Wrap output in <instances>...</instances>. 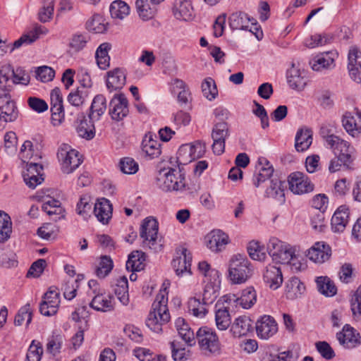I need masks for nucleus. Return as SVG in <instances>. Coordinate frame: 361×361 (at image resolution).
Instances as JSON below:
<instances>
[{"label": "nucleus", "mask_w": 361, "mask_h": 361, "mask_svg": "<svg viewBox=\"0 0 361 361\" xmlns=\"http://www.w3.org/2000/svg\"><path fill=\"white\" fill-rule=\"evenodd\" d=\"M267 250L273 260L281 264H289L293 271H300L305 268V264L301 262L297 247L276 237L269 238Z\"/></svg>", "instance_id": "obj_1"}, {"label": "nucleus", "mask_w": 361, "mask_h": 361, "mask_svg": "<svg viewBox=\"0 0 361 361\" xmlns=\"http://www.w3.org/2000/svg\"><path fill=\"white\" fill-rule=\"evenodd\" d=\"M168 293V286L164 283L152 303V310L146 320L147 327L157 334L162 332L163 326L171 319L167 306Z\"/></svg>", "instance_id": "obj_2"}, {"label": "nucleus", "mask_w": 361, "mask_h": 361, "mask_svg": "<svg viewBox=\"0 0 361 361\" xmlns=\"http://www.w3.org/2000/svg\"><path fill=\"white\" fill-rule=\"evenodd\" d=\"M168 293V286L164 283L152 303V310L146 320L147 327L157 334L162 332L163 326L171 319L167 306Z\"/></svg>", "instance_id": "obj_3"}, {"label": "nucleus", "mask_w": 361, "mask_h": 361, "mask_svg": "<svg viewBox=\"0 0 361 361\" xmlns=\"http://www.w3.org/2000/svg\"><path fill=\"white\" fill-rule=\"evenodd\" d=\"M156 184L166 192H182L186 185L185 175L178 166L161 169L156 177Z\"/></svg>", "instance_id": "obj_4"}, {"label": "nucleus", "mask_w": 361, "mask_h": 361, "mask_svg": "<svg viewBox=\"0 0 361 361\" xmlns=\"http://www.w3.org/2000/svg\"><path fill=\"white\" fill-rule=\"evenodd\" d=\"M228 271V279L232 283L241 284L252 276L253 269L245 255L236 254L229 259Z\"/></svg>", "instance_id": "obj_5"}, {"label": "nucleus", "mask_w": 361, "mask_h": 361, "mask_svg": "<svg viewBox=\"0 0 361 361\" xmlns=\"http://www.w3.org/2000/svg\"><path fill=\"white\" fill-rule=\"evenodd\" d=\"M200 350L206 355H216L221 353V344L216 331L207 326L200 327L195 334Z\"/></svg>", "instance_id": "obj_6"}, {"label": "nucleus", "mask_w": 361, "mask_h": 361, "mask_svg": "<svg viewBox=\"0 0 361 361\" xmlns=\"http://www.w3.org/2000/svg\"><path fill=\"white\" fill-rule=\"evenodd\" d=\"M324 140L335 156L343 161V165H348L353 161L355 149L349 142L333 134L325 136Z\"/></svg>", "instance_id": "obj_7"}, {"label": "nucleus", "mask_w": 361, "mask_h": 361, "mask_svg": "<svg viewBox=\"0 0 361 361\" xmlns=\"http://www.w3.org/2000/svg\"><path fill=\"white\" fill-rule=\"evenodd\" d=\"M57 157L61 171L67 174L73 173L82 162L79 152L65 143L59 147Z\"/></svg>", "instance_id": "obj_8"}, {"label": "nucleus", "mask_w": 361, "mask_h": 361, "mask_svg": "<svg viewBox=\"0 0 361 361\" xmlns=\"http://www.w3.org/2000/svg\"><path fill=\"white\" fill-rule=\"evenodd\" d=\"M158 231L159 223L154 218L149 216L143 219L140 228V236L144 247L157 250Z\"/></svg>", "instance_id": "obj_9"}, {"label": "nucleus", "mask_w": 361, "mask_h": 361, "mask_svg": "<svg viewBox=\"0 0 361 361\" xmlns=\"http://www.w3.org/2000/svg\"><path fill=\"white\" fill-rule=\"evenodd\" d=\"M229 26L232 30H249L253 32L258 40L262 39L263 33L256 27V20L244 12L232 13L228 18Z\"/></svg>", "instance_id": "obj_10"}, {"label": "nucleus", "mask_w": 361, "mask_h": 361, "mask_svg": "<svg viewBox=\"0 0 361 361\" xmlns=\"http://www.w3.org/2000/svg\"><path fill=\"white\" fill-rule=\"evenodd\" d=\"M257 292L252 286L243 289L240 296L235 294H228L224 296V300L228 305L235 307H242L245 310L252 308L257 302Z\"/></svg>", "instance_id": "obj_11"}, {"label": "nucleus", "mask_w": 361, "mask_h": 361, "mask_svg": "<svg viewBox=\"0 0 361 361\" xmlns=\"http://www.w3.org/2000/svg\"><path fill=\"white\" fill-rule=\"evenodd\" d=\"M191 262L192 255L190 252L183 246L178 247L171 262L176 275L178 276H183L186 274L190 275Z\"/></svg>", "instance_id": "obj_12"}, {"label": "nucleus", "mask_w": 361, "mask_h": 361, "mask_svg": "<svg viewBox=\"0 0 361 361\" xmlns=\"http://www.w3.org/2000/svg\"><path fill=\"white\" fill-rule=\"evenodd\" d=\"M338 57V53L335 49L321 52L310 61V65L314 71L322 72L332 70L336 66V60Z\"/></svg>", "instance_id": "obj_13"}, {"label": "nucleus", "mask_w": 361, "mask_h": 361, "mask_svg": "<svg viewBox=\"0 0 361 361\" xmlns=\"http://www.w3.org/2000/svg\"><path fill=\"white\" fill-rule=\"evenodd\" d=\"M354 114L358 121H356L353 113L345 111L341 118L342 126L350 136L360 138L361 136V109L355 108Z\"/></svg>", "instance_id": "obj_14"}, {"label": "nucleus", "mask_w": 361, "mask_h": 361, "mask_svg": "<svg viewBox=\"0 0 361 361\" xmlns=\"http://www.w3.org/2000/svg\"><path fill=\"white\" fill-rule=\"evenodd\" d=\"M288 185L290 190L296 195H302L312 192L314 185L310 179L301 172H294L288 176Z\"/></svg>", "instance_id": "obj_15"}, {"label": "nucleus", "mask_w": 361, "mask_h": 361, "mask_svg": "<svg viewBox=\"0 0 361 361\" xmlns=\"http://www.w3.org/2000/svg\"><path fill=\"white\" fill-rule=\"evenodd\" d=\"M255 329L259 338L268 340L277 333L278 324L273 317L264 314L257 320Z\"/></svg>", "instance_id": "obj_16"}, {"label": "nucleus", "mask_w": 361, "mask_h": 361, "mask_svg": "<svg viewBox=\"0 0 361 361\" xmlns=\"http://www.w3.org/2000/svg\"><path fill=\"white\" fill-rule=\"evenodd\" d=\"M339 344L346 349H353L361 344V336L349 324H345L342 330L336 334Z\"/></svg>", "instance_id": "obj_17"}, {"label": "nucleus", "mask_w": 361, "mask_h": 361, "mask_svg": "<svg viewBox=\"0 0 361 361\" xmlns=\"http://www.w3.org/2000/svg\"><path fill=\"white\" fill-rule=\"evenodd\" d=\"M59 305L60 294L56 289L51 288L44 295L39 305V311L42 314L50 317L57 312Z\"/></svg>", "instance_id": "obj_18"}, {"label": "nucleus", "mask_w": 361, "mask_h": 361, "mask_svg": "<svg viewBox=\"0 0 361 361\" xmlns=\"http://www.w3.org/2000/svg\"><path fill=\"white\" fill-rule=\"evenodd\" d=\"M347 68L350 78L361 82V49L355 46L349 48Z\"/></svg>", "instance_id": "obj_19"}, {"label": "nucleus", "mask_w": 361, "mask_h": 361, "mask_svg": "<svg viewBox=\"0 0 361 361\" xmlns=\"http://www.w3.org/2000/svg\"><path fill=\"white\" fill-rule=\"evenodd\" d=\"M129 113L128 102L123 94L114 96L109 104V115L116 121L123 120Z\"/></svg>", "instance_id": "obj_20"}, {"label": "nucleus", "mask_w": 361, "mask_h": 361, "mask_svg": "<svg viewBox=\"0 0 361 361\" xmlns=\"http://www.w3.org/2000/svg\"><path fill=\"white\" fill-rule=\"evenodd\" d=\"M286 78L289 87L293 90L302 91L307 85V78L305 71L294 63L287 71Z\"/></svg>", "instance_id": "obj_21"}, {"label": "nucleus", "mask_w": 361, "mask_h": 361, "mask_svg": "<svg viewBox=\"0 0 361 361\" xmlns=\"http://www.w3.org/2000/svg\"><path fill=\"white\" fill-rule=\"evenodd\" d=\"M18 111L9 93H0V120L11 122L17 118Z\"/></svg>", "instance_id": "obj_22"}, {"label": "nucleus", "mask_w": 361, "mask_h": 361, "mask_svg": "<svg viewBox=\"0 0 361 361\" xmlns=\"http://www.w3.org/2000/svg\"><path fill=\"white\" fill-rule=\"evenodd\" d=\"M49 33V30L43 25H36L30 30L23 34L18 39L12 44L11 51L20 47L22 45H28L36 41L42 36Z\"/></svg>", "instance_id": "obj_23"}, {"label": "nucleus", "mask_w": 361, "mask_h": 361, "mask_svg": "<svg viewBox=\"0 0 361 361\" xmlns=\"http://www.w3.org/2000/svg\"><path fill=\"white\" fill-rule=\"evenodd\" d=\"M170 88L173 94H177L178 102L180 106H187L191 103V93L184 81L178 78L173 79L171 82Z\"/></svg>", "instance_id": "obj_24"}, {"label": "nucleus", "mask_w": 361, "mask_h": 361, "mask_svg": "<svg viewBox=\"0 0 361 361\" xmlns=\"http://www.w3.org/2000/svg\"><path fill=\"white\" fill-rule=\"evenodd\" d=\"M263 281L272 290H276L283 283V274L279 267L269 264L263 272Z\"/></svg>", "instance_id": "obj_25"}, {"label": "nucleus", "mask_w": 361, "mask_h": 361, "mask_svg": "<svg viewBox=\"0 0 361 361\" xmlns=\"http://www.w3.org/2000/svg\"><path fill=\"white\" fill-rule=\"evenodd\" d=\"M331 255V250L328 245L317 242L307 250V257L314 263L322 264L329 259Z\"/></svg>", "instance_id": "obj_26"}, {"label": "nucleus", "mask_w": 361, "mask_h": 361, "mask_svg": "<svg viewBox=\"0 0 361 361\" xmlns=\"http://www.w3.org/2000/svg\"><path fill=\"white\" fill-rule=\"evenodd\" d=\"M258 169L259 173L253 180V183L256 187H259L262 183L267 184L271 178H275L273 176V166L265 157H259L258 159Z\"/></svg>", "instance_id": "obj_27"}, {"label": "nucleus", "mask_w": 361, "mask_h": 361, "mask_svg": "<svg viewBox=\"0 0 361 361\" xmlns=\"http://www.w3.org/2000/svg\"><path fill=\"white\" fill-rule=\"evenodd\" d=\"M173 15L178 20L190 21L195 18V11L190 0H176L175 1Z\"/></svg>", "instance_id": "obj_28"}, {"label": "nucleus", "mask_w": 361, "mask_h": 361, "mask_svg": "<svg viewBox=\"0 0 361 361\" xmlns=\"http://www.w3.org/2000/svg\"><path fill=\"white\" fill-rule=\"evenodd\" d=\"M203 152V147L200 142L183 145L178 149V159L180 162H190L201 157Z\"/></svg>", "instance_id": "obj_29"}, {"label": "nucleus", "mask_w": 361, "mask_h": 361, "mask_svg": "<svg viewBox=\"0 0 361 361\" xmlns=\"http://www.w3.org/2000/svg\"><path fill=\"white\" fill-rule=\"evenodd\" d=\"M90 306L98 312H111L114 308V298L109 294L98 292L93 296Z\"/></svg>", "instance_id": "obj_30"}, {"label": "nucleus", "mask_w": 361, "mask_h": 361, "mask_svg": "<svg viewBox=\"0 0 361 361\" xmlns=\"http://www.w3.org/2000/svg\"><path fill=\"white\" fill-rule=\"evenodd\" d=\"M42 209L55 221L65 216L61 202L51 197H47L42 200Z\"/></svg>", "instance_id": "obj_31"}, {"label": "nucleus", "mask_w": 361, "mask_h": 361, "mask_svg": "<svg viewBox=\"0 0 361 361\" xmlns=\"http://www.w3.org/2000/svg\"><path fill=\"white\" fill-rule=\"evenodd\" d=\"M112 204L106 198L97 200L94 204V214L97 219L102 224H107L112 217Z\"/></svg>", "instance_id": "obj_32"}, {"label": "nucleus", "mask_w": 361, "mask_h": 361, "mask_svg": "<svg viewBox=\"0 0 361 361\" xmlns=\"http://www.w3.org/2000/svg\"><path fill=\"white\" fill-rule=\"evenodd\" d=\"M349 221V209L346 206L339 207L334 212L331 220V228L334 232H343Z\"/></svg>", "instance_id": "obj_33"}, {"label": "nucleus", "mask_w": 361, "mask_h": 361, "mask_svg": "<svg viewBox=\"0 0 361 361\" xmlns=\"http://www.w3.org/2000/svg\"><path fill=\"white\" fill-rule=\"evenodd\" d=\"M285 182L278 178H273L267 184L265 190V196L269 198H273L282 203L285 201Z\"/></svg>", "instance_id": "obj_34"}, {"label": "nucleus", "mask_w": 361, "mask_h": 361, "mask_svg": "<svg viewBox=\"0 0 361 361\" xmlns=\"http://www.w3.org/2000/svg\"><path fill=\"white\" fill-rule=\"evenodd\" d=\"M229 238L221 230L212 231L207 235V247L213 252H219L228 243Z\"/></svg>", "instance_id": "obj_35"}, {"label": "nucleus", "mask_w": 361, "mask_h": 361, "mask_svg": "<svg viewBox=\"0 0 361 361\" xmlns=\"http://www.w3.org/2000/svg\"><path fill=\"white\" fill-rule=\"evenodd\" d=\"M126 81V74L123 68H116L107 73L106 87L110 91L121 89Z\"/></svg>", "instance_id": "obj_36"}, {"label": "nucleus", "mask_w": 361, "mask_h": 361, "mask_svg": "<svg viewBox=\"0 0 361 361\" xmlns=\"http://www.w3.org/2000/svg\"><path fill=\"white\" fill-rule=\"evenodd\" d=\"M175 326L179 336L188 346H194L195 345L196 336L183 318L178 317L175 322Z\"/></svg>", "instance_id": "obj_37"}, {"label": "nucleus", "mask_w": 361, "mask_h": 361, "mask_svg": "<svg viewBox=\"0 0 361 361\" xmlns=\"http://www.w3.org/2000/svg\"><path fill=\"white\" fill-rule=\"evenodd\" d=\"M142 151L146 157L154 159L161 154V145L152 134L147 133L142 141Z\"/></svg>", "instance_id": "obj_38"}, {"label": "nucleus", "mask_w": 361, "mask_h": 361, "mask_svg": "<svg viewBox=\"0 0 361 361\" xmlns=\"http://www.w3.org/2000/svg\"><path fill=\"white\" fill-rule=\"evenodd\" d=\"M78 119L79 123L76 128L78 135L86 140H92L95 135L93 118L90 116L87 118L82 114Z\"/></svg>", "instance_id": "obj_39"}, {"label": "nucleus", "mask_w": 361, "mask_h": 361, "mask_svg": "<svg viewBox=\"0 0 361 361\" xmlns=\"http://www.w3.org/2000/svg\"><path fill=\"white\" fill-rule=\"evenodd\" d=\"M305 291V286L297 277L290 278L285 287V295L289 300H295L300 298Z\"/></svg>", "instance_id": "obj_40"}, {"label": "nucleus", "mask_w": 361, "mask_h": 361, "mask_svg": "<svg viewBox=\"0 0 361 361\" xmlns=\"http://www.w3.org/2000/svg\"><path fill=\"white\" fill-rule=\"evenodd\" d=\"M252 322L246 316H240L236 318L231 329V331L235 337L240 338L246 336L251 330Z\"/></svg>", "instance_id": "obj_41"}, {"label": "nucleus", "mask_w": 361, "mask_h": 361, "mask_svg": "<svg viewBox=\"0 0 361 361\" xmlns=\"http://www.w3.org/2000/svg\"><path fill=\"white\" fill-rule=\"evenodd\" d=\"M19 157L23 163L28 164L30 161L35 162L41 159V156L37 149H35L32 142L30 140H26L22 145Z\"/></svg>", "instance_id": "obj_42"}, {"label": "nucleus", "mask_w": 361, "mask_h": 361, "mask_svg": "<svg viewBox=\"0 0 361 361\" xmlns=\"http://www.w3.org/2000/svg\"><path fill=\"white\" fill-rule=\"evenodd\" d=\"M315 283L318 291L326 297H333L337 293V288L334 281L326 276L317 277Z\"/></svg>", "instance_id": "obj_43"}, {"label": "nucleus", "mask_w": 361, "mask_h": 361, "mask_svg": "<svg viewBox=\"0 0 361 361\" xmlns=\"http://www.w3.org/2000/svg\"><path fill=\"white\" fill-rule=\"evenodd\" d=\"M114 291L123 305L126 306L129 304L128 281L126 276H123L117 279Z\"/></svg>", "instance_id": "obj_44"}, {"label": "nucleus", "mask_w": 361, "mask_h": 361, "mask_svg": "<svg viewBox=\"0 0 361 361\" xmlns=\"http://www.w3.org/2000/svg\"><path fill=\"white\" fill-rule=\"evenodd\" d=\"M295 147L298 152L307 150L312 143V133L309 129H300L295 135Z\"/></svg>", "instance_id": "obj_45"}, {"label": "nucleus", "mask_w": 361, "mask_h": 361, "mask_svg": "<svg viewBox=\"0 0 361 361\" xmlns=\"http://www.w3.org/2000/svg\"><path fill=\"white\" fill-rule=\"evenodd\" d=\"M145 255L142 251H133L126 262V269L130 271H139L145 267Z\"/></svg>", "instance_id": "obj_46"}, {"label": "nucleus", "mask_w": 361, "mask_h": 361, "mask_svg": "<svg viewBox=\"0 0 361 361\" xmlns=\"http://www.w3.org/2000/svg\"><path fill=\"white\" fill-rule=\"evenodd\" d=\"M111 44L108 42L101 44L96 50L95 59L100 69L106 70L110 65V56L109 51L111 49Z\"/></svg>", "instance_id": "obj_47"}, {"label": "nucleus", "mask_w": 361, "mask_h": 361, "mask_svg": "<svg viewBox=\"0 0 361 361\" xmlns=\"http://www.w3.org/2000/svg\"><path fill=\"white\" fill-rule=\"evenodd\" d=\"M217 308L215 312V322L217 329L220 331L226 330L231 324V318L229 313L228 307L220 306Z\"/></svg>", "instance_id": "obj_48"}, {"label": "nucleus", "mask_w": 361, "mask_h": 361, "mask_svg": "<svg viewBox=\"0 0 361 361\" xmlns=\"http://www.w3.org/2000/svg\"><path fill=\"white\" fill-rule=\"evenodd\" d=\"M130 10L128 4L122 0H115L109 6L110 14L114 19H124L130 14Z\"/></svg>", "instance_id": "obj_49"}, {"label": "nucleus", "mask_w": 361, "mask_h": 361, "mask_svg": "<svg viewBox=\"0 0 361 361\" xmlns=\"http://www.w3.org/2000/svg\"><path fill=\"white\" fill-rule=\"evenodd\" d=\"M13 69L10 65L2 66L0 70V93H9L12 90L11 77Z\"/></svg>", "instance_id": "obj_50"}, {"label": "nucleus", "mask_w": 361, "mask_h": 361, "mask_svg": "<svg viewBox=\"0 0 361 361\" xmlns=\"http://www.w3.org/2000/svg\"><path fill=\"white\" fill-rule=\"evenodd\" d=\"M106 109V99L102 94L94 97L90 107V117L94 121H98Z\"/></svg>", "instance_id": "obj_51"}, {"label": "nucleus", "mask_w": 361, "mask_h": 361, "mask_svg": "<svg viewBox=\"0 0 361 361\" xmlns=\"http://www.w3.org/2000/svg\"><path fill=\"white\" fill-rule=\"evenodd\" d=\"M220 281L219 278L214 281L207 282L204 286L202 300L204 303H212L219 295Z\"/></svg>", "instance_id": "obj_52"}, {"label": "nucleus", "mask_w": 361, "mask_h": 361, "mask_svg": "<svg viewBox=\"0 0 361 361\" xmlns=\"http://www.w3.org/2000/svg\"><path fill=\"white\" fill-rule=\"evenodd\" d=\"M332 39L333 37L329 34H314L307 38L304 44L307 48L313 49L328 44L331 42Z\"/></svg>", "instance_id": "obj_53"}, {"label": "nucleus", "mask_w": 361, "mask_h": 361, "mask_svg": "<svg viewBox=\"0 0 361 361\" xmlns=\"http://www.w3.org/2000/svg\"><path fill=\"white\" fill-rule=\"evenodd\" d=\"M12 232L11 217L6 212L0 210V243L6 241Z\"/></svg>", "instance_id": "obj_54"}, {"label": "nucleus", "mask_w": 361, "mask_h": 361, "mask_svg": "<svg viewBox=\"0 0 361 361\" xmlns=\"http://www.w3.org/2000/svg\"><path fill=\"white\" fill-rule=\"evenodd\" d=\"M135 7L138 16L143 20L152 18L156 13L155 6H150L147 0H136Z\"/></svg>", "instance_id": "obj_55"}, {"label": "nucleus", "mask_w": 361, "mask_h": 361, "mask_svg": "<svg viewBox=\"0 0 361 361\" xmlns=\"http://www.w3.org/2000/svg\"><path fill=\"white\" fill-rule=\"evenodd\" d=\"M247 252L253 260L264 261L267 258V253L264 245L259 241L252 240L247 245Z\"/></svg>", "instance_id": "obj_56"}, {"label": "nucleus", "mask_w": 361, "mask_h": 361, "mask_svg": "<svg viewBox=\"0 0 361 361\" xmlns=\"http://www.w3.org/2000/svg\"><path fill=\"white\" fill-rule=\"evenodd\" d=\"M88 96L89 92L87 89L77 88L68 94L67 100L72 106L79 107L85 103Z\"/></svg>", "instance_id": "obj_57"}, {"label": "nucleus", "mask_w": 361, "mask_h": 361, "mask_svg": "<svg viewBox=\"0 0 361 361\" xmlns=\"http://www.w3.org/2000/svg\"><path fill=\"white\" fill-rule=\"evenodd\" d=\"M205 304L196 298H191L188 302V311L197 318H203L207 313Z\"/></svg>", "instance_id": "obj_58"}, {"label": "nucleus", "mask_w": 361, "mask_h": 361, "mask_svg": "<svg viewBox=\"0 0 361 361\" xmlns=\"http://www.w3.org/2000/svg\"><path fill=\"white\" fill-rule=\"evenodd\" d=\"M32 310L29 303L22 307L16 314L14 319V324L16 326H21L24 323L26 326L30 324L32 321Z\"/></svg>", "instance_id": "obj_59"}, {"label": "nucleus", "mask_w": 361, "mask_h": 361, "mask_svg": "<svg viewBox=\"0 0 361 361\" xmlns=\"http://www.w3.org/2000/svg\"><path fill=\"white\" fill-rule=\"evenodd\" d=\"M63 336L61 334L53 333L47 339V351L53 355L59 353L63 345Z\"/></svg>", "instance_id": "obj_60"}, {"label": "nucleus", "mask_w": 361, "mask_h": 361, "mask_svg": "<svg viewBox=\"0 0 361 361\" xmlns=\"http://www.w3.org/2000/svg\"><path fill=\"white\" fill-rule=\"evenodd\" d=\"M201 87L204 97L209 101L214 99L218 94L215 82L212 78H205L202 82Z\"/></svg>", "instance_id": "obj_61"}, {"label": "nucleus", "mask_w": 361, "mask_h": 361, "mask_svg": "<svg viewBox=\"0 0 361 361\" xmlns=\"http://www.w3.org/2000/svg\"><path fill=\"white\" fill-rule=\"evenodd\" d=\"M113 267L114 264L111 259L107 256H102L96 268L95 274L99 278L104 279L111 272Z\"/></svg>", "instance_id": "obj_62"}, {"label": "nucleus", "mask_w": 361, "mask_h": 361, "mask_svg": "<svg viewBox=\"0 0 361 361\" xmlns=\"http://www.w3.org/2000/svg\"><path fill=\"white\" fill-rule=\"evenodd\" d=\"M42 354V345L39 341L33 340L27 350L25 361H40Z\"/></svg>", "instance_id": "obj_63"}, {"label": "nucleus", "mask_w": 361, "mask_h": 361, "mask_svg": "<svg viewBox=\"0 0 361 361\" xmlns=\"http://www.w3.org/2000/svg\"><path fill=\"white\" fill-rule=\"evenodd\" d=\"M350 309L355 318H361V286L357 288L352 296Z\"/></svg>", "instance_id": "obj_64"}]
</instances>
